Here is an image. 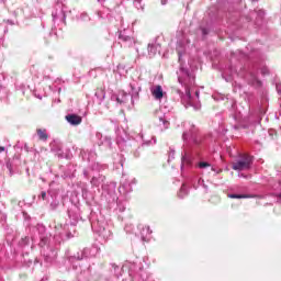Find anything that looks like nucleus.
<instances>
[{
    "label": "nucleus",
    "mask_w": 281,
    "mask_h": 281,
    "mask_svg": "<svg viewBox=\"0 0 281 281\" xmlns=\"http://www.w3.org/2000/svg\"><path fill=\"white\" fill-rule=\"evenodd\" d=\"M217 201H221V198H217Z\"/></svg>",
    "instance_id": "11"
},
{
    "label": "nucleus",
    "mask_w": 281,
    "mask_h": 281,
    "mask_svg": "<svg viewBox=\"0 0 281 281\" xmlns=\"http://www.w3.org/2000/svg\"><path fill=\"white\" fill-rule=\"evenodd\" d=\"M5 150V147L1 146L0 147V153H3Z\"/></svg>",
    "instance_id": "9"
},
{
    "label": "nucleus",
    "mask_w": 281,
    "mask_h": 281,
    "mask_svg": "<svg viewBox=\"0 0 281 281\" xmlns=\"http://www.w3.org/2000/svg\"><path fill=\"white\" fill-rule=\"evenodd\" d=\"M160 122H164V124H168V121H164V117H159Z\"/></svg>",
    "instance_id": "8"
},
{
    "label": "nucleus",
    "mask_w": 281,
    "mask_h": 281,
    "mask_svg": "<svg viewBox=\"0 0 281 281\" xmlns=\"http://www.w3.org/2000/svg\"><path fill=\"white\" fill-rule=\"evenodd\" d=\"M41 196L43 201H45V199L47 198V193L45 191H42Z\"/></svg>",
    "instance_id": "7"
},
{
    "label": "nucleus",
    "mask_w": 281,
    "mask_h": 281,
    "mask_svg": "<svg viewBox=\"0 0 281 281\" xmlns=\"http://www.w3.org/2000/svg\"><path fill=\"white\" fill-rule=\"evenodd\" d=\"M254 158L247 154H243L239 159L232 162V169L243 172V170H250Z\"/></svg>",
    "instance_id": "1"
},
{
    "label": "nucleus",
    "mask_w": 281,
    "mask_h": 281,
    "mask_svg": "<svg viewBox=\"0 0 281 281\" xmlns=\"http://www.w3.org/2000/svg\"><path fill=\"white\" fill-rule=\"evenodd\" d=\"M151 95L155 100H161L164 98V88L160 85L151 88Z\"/></svg>",
    "instance_id": "3"
},
{
    "label": "nucleus",
    "mask_w": 281,
    "mask_h": 281,
    "mask_svg": "<svg viewBox=\"0 0 281 281\" xmlns=\"http://www.w3.org/2000/svg\"><path fill=\"white\" fill-rule=\"evenodd\" d=\"M117 100V102H120V99H116Z\"/></svg>",
    "instance_id": "12"
},
{
    "label": "nucleus",
    "mask_w": 281,
    "mask_h": 281,
    "mask_svg": "<svg viewBox=\"0 0 281 281\" xmlns=\"http://www.w3.org/2000/svg\"><path fill=\"white\" fill-rule=\"evenodd\" d=\"M66 121L72 126H78L82 124V116L77 114H68L66 115Z\"/></svg>",
    "instance_id": "2"
},
{
    "label": "nucleus",
    "mask_w": 281,
    "mask_h": 281,
    "mask_svg": "<svg viewBox=\"0 0 281 281\" xmlns=\"http://www.w3.org/2000/svg\"><path fill=\"white\" fill-rule=\"evenodd\" d=\"M186 186L184 184H182V188H181V190H183V188H184Z\"/></svg>",
    "instance_id": "10"
},
{
    "label": "nucleus",
    "mask_w": 281,
    "mask_h": 281,
    "mask_svg": "<svg viewBox=\"0 0 281 281\" xmlns=\"http://www.w3.org/2000/svg\"><path fill=\"white\" fill-rule=\"evenodd\" d=\"M36 133L41 142H47V139H49V135H47V130L37 128Z\"/></svg>",
    "instance_id": "4"
},
{
    "label": "nucleus",
    "mask_w": 281,
    "mask_h": 281,
    "mask_svg": "<svg viewBox=\"0 0 281 281\" xmlns=\"http://www.w3.org/2000/svg\"><path fill=\"white\" fill-rule=\"evenodd\" d=\"M199 167L200 168H210V164H207V162H200Z\"/></svg>",
    "instance_id": "6"
},
{
    "label": "nucleus",
    "mask_w": 281,
    "mask_h": 281,
    "mask_svg": "<svg viewBox=\"0 0 281 281\" xmlns=\"http://www.w3.org/2000/svg\"><path fill=\"white\" fill-rule=\"evenodd\" d=\"M227 196H228V199H256V195H251V194H234V193H231Z\"/></svg>",
    "instance_id": "5"
}]
</instances>
